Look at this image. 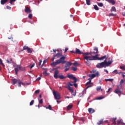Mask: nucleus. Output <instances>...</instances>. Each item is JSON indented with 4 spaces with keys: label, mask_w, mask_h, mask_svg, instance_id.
Instances as JSON below:
<instances>
[{
    "label": "nucleus",
    "mask_w": 125,
    "mask_h": 125,
    "mask_svg": "<svg viewBox=\"0 0 125 125\" xmlns=\"http://www.w3.org/2000/svg\"><path fill=\"white\" fill-rule=\"evenodd\" d=\"M91 73H96V70H92L91 71Z\"/></svg>",
    "instance_id": "13d9d810"
},
{
    "label": "nucleus",
    "mask_w": 125,
    "mask_h": 125,
    "mask_svg": "<svg viewBox=\"0 0 125 125\" xmlns=\"http://www.w3.org/2000/svg\"><path fill=\"white\" fill-rule=\"evenodd\" d=\"M85 63H86V64H87V65H88V62H86Z\"/></svg>",
    "instance_id": "774afa93"
},
{
    "label": "nucleus",
    "mask_w": 125,
    "mask_h": 125,
    "mask_svg": "<svg viewBox=\"0 0 125 125\" xmlns=\"http://www.w3.org/2000/svg\"><path fill=\"white\" fill-rule=\"evenodd\" d=\"M59 74V71L58 70H56L54 72V77L55 79H58V74Z\"/></svg>",
    "instance_id": "9b49d317"
},
{
    "label": "nucleus",
    "mask_w": 125,
    "mask_h": 125,
    "mask_svg": "<svg viewBox=\"0 0 125 125\" xmlns=\"http://www.w3.org/2000/svg\"><path fill=\"white\" fill-rule=\"evenodd\" d=\"M32 16H33V15H32V14H30L28 15V17H29V18H30V19H31Z\"/></svg>",
    "instance_id": "09e8293b"
},
{
    "label": "nucleus",
    "mask_w": 125,
    "mask_h": 125,
    "mask_svg": "<svg viewBox=\"0 0 125 125\" xmlns=\"http://www.w3.org/2000/svg\"><path fill=\"white\" fill-rule=\"evenodd\" d=\"M66 58V56H62L59 60H57L56 62H53L51 63L52 66H56L58 65V64H65L66 63V61H65V59Z\"/></svg>",
    "instance_id": "7ed1b4c3"
},
{
    "label": "nucleus",
    "mask_w": 125,
    "mask_h": 125,
    "mask_svg": "<svg viewBox=\"0 0 125 125\" xmlns=\"http://www.w3.org/2000/svg\"><path fill=\"white\" fill-rule=\"evenodd\" d=\"M118 125H125V124L123 122V120L122 119H119L117 121Z\"/></svg>",
    "instance_id": "f8f14e48"
},
{
    "label": "nucleus",
    "mask_w": 125,
    "mask_h": 125,
    "mask_svg": "<svg viewBox=\"0 0 125 125\" xmlns=\"http://www.w3.org/2000/svg\"><path fill=\"white\" fill-rule=\"evenodd\" d=\"M72 107H73V105L69 104V105L67 106V110H71Z\"/></svg>",
    "instance_id": "393cba45"
},
{
    "label": "nucleus",
    "mask_w": 125,
    "mask_h": 125,
    "mask_svg": "<svg viewBox=\"0 0 125 125\" xmlns=\"http://www.w3.org/2000/svg\"><path fill=\"white\" fill-rule=\"evenodd\" d=\"M111 89H112V88H109L107 92L108 93V92H110L111 90Z\"/></svg>",
    "instance_id": "6e6d98bb"
},
{
    "label": "nucleus",
    "mask_w": 125,
    "mask_h": 125,
    "mask_svg": "<svg viewBox=\"0 0 125 125\" xmlns=\"http://www.w3.org/2000/svg\"><path fill=\"white\" fill-rule=\"evenodd\" d=\"M34 100L31 101V102L30 103V105L32 106V105L34 104Z\"/></svg>",
    "instance_id": "a18cd8bd"
},
{
    "label": "nucleus",
    "mask_w": 125,
    "mask_h": 125,
    "mask_svg": "<svg viewBox=\"0 0 125 125\" xmlns=\"http://www.w3.org/2000/svg\"><path fill=\"white\" fill-rule=\"evenodd\" d=\"M67 89H68V90L71 92V94L73 96H76V93H74V88L73 87L70 86H67L65 87Z\"/></svg>",
    "instance_id": "0eeeda50"
},
{
    "label": "nucleus",
    "mask_w": 125,
    "mask_h": 125,
    "mask_svg": "<svg viewBox=\"0 0 125 125\" xmlns=\"http://www.w3.org/2000/svg\"><path fill=\"white\" fill-rule=\"evenodd\" d=\"M27 50L28 53H32V50L29 48H27Z\"/></svg>",
    "instance_id": "e433bc0d"
},
{
    "label": "nucleus",
    "mask_w": 125,
    "mask_h": 125,
    "mask_svg": "<svg viewBox=\"0 0 125 125\" xmlns=\"http://www.w3.org/2000/svg\"><path fill=\"white\" fill-rule=\"evenodd\" d=\"M53 50L54 52H56V51H57V50H56V49H53Z\"/></svg>",
    "instance_id": "0e129e2a"
},
{
    "label": "nucleus",
    "mask_w": 125,
    "mask_h": 125,
    "mask_svg": "<svg viewBox=\"0 0 125 125\" xmlns=\"http://www.w3.org/2000/svg\"><path fill=\"white\" fill-rule=\"evenodd\" d=\"M53 95L57 100H59L60 99V94L58 92H55V91L53 92Z\"/></svg>",
    "instance_id": "6e6552de"
},
{
    "label": "nucleus",
    "mask_w": 125,
    "mask_h": 125,
    "mask_svg": "<svg viewBox=\"0 0 125 125\" xmlns=\"http://www.w3.org/2000/svg\"><path fill=\"white\" fill-rule=\"evenodd\" d=\"M58 78L59 79H61V80H63V79H66V77H64L63 76V75H60L58 76Z\"/></svg>",
    "instance_id": "6ab92c4d"
},
{
    "label": "nucleus",
    "mask_w": 125,
    "mask_h": 125,
    "mask_svg": "<svg viewBox=\"0 0 125 125\" xmlns=\"http://www.w3.org/2000/svg\"><path fill=\"white\" fill-rule=\"evenodd\" d=\"M46 62H47V60H44L43 62V64H42V66H43V65H44V64H45V63H46Z\"/></svg>",
    "instance_id": "79ce46f5"
},
{
    "label": "nucleus",
    "mask_w": 125,
    "mask_h": 125,
    "mask_svg": "<svg viewBox=\"0 0 125 125\" xmlns=\"http://www.w3.org/2000/svg\"><path fill=\"white\" fill-rule=\"evenodd\" d=\"M116 15H117V14H114L113 13H111L109 14V16H116Z\"/></svg>",
    "instance_id": "37998d69"
},
{
    "label": "nucleus",
    "mask_w": 125,
    "mask_h": 125,
    "mask_svg": "<svg viewBox=\"0 0 125 125\" xmlns=\"http://www.w3.org/2000/svg\"><path fill=\"white\" fill-rule=\"evenodd\" d=\"M25 11L27 13H31V10L30 9V8H29V7H26L25 9Z\"/></svg>",
    "instance_id": "4468645a"
},
{
    "label": "nucleus",
    "mask_w": 125,
    "mask_h": 125,
    "mask_svg": "<svg viewBox=\"0 0 125 125\" xmlns=\"http://www.w3.org/2000/svg\"><path fill=\"white\" fill-rule=\"evenodd\" d=\"M73 65L74 66H78L79 65V62H75L74 63H72Z\"/></svg>",
    "instance_id": "f704fd0d"
},
{
    "label": "nucleus",
    "mask_w": 125,
    "mask_h": 125,
    "mask_svg": "<svg viewBox=\"0 0 125 125\" xmlns=\"http://www.w3.org/2000/svg\"><path fill=\"white\" fill-rule=\"evenodd\" d=\"M111 11H116V7L113 6V7L111 8Z\"/></svg>",
    "instance_id": "c9c22d12"
},
{
    "label": "nucleus",
    "mask_w": 125,
    "mask_h": 125,
    "mask_svg": "<svg viewBox=\"0 0 125 125\" xmlns=\"http://www.w3.org/2000/svg\"><path fill=\"white\" fill-rule=\"evenodd\" d=\"M43 103L42 99L39 100V104H42Z\"/></svg>",
    "instance_id": "4c0bfd02"
},
{
    "label": "nucleus",
    "mask_w": 125,
    "mask_h": 125,
    "mask_svg": "<svg viewBox=\"0 0 125 125\" xmlns=\"http://www.w3.org/2000/svg\"><path fill=\"white\" fill-rule=\"evenodd\" d=\"M73 85L75 86V87H78V84L74 82Z\"/></svg>",
    "instance_id": "de8ad7c7"
},
{
    "label": "nucleus",
    "mask_w": 125,
    "mask_h": 125,
    "mask_svg": "<svg viewBox=\"0 0 125 125\" xmlns=\"http://www.w3.org/2000/svg\"><path fill=\"white\" fill-rule=\"evenodd\" d=\"M61 56H62V53H58L56 55H54V57L52 59V61H54V59H55V58L57 57V58H60V57H61Z\"/></svg>",
    "instance_id": "9d476101"
},
{
    "label": "nucleus",
    "mask_w": 125,
    "mask_h": 125,
    "mask_svg": "<svg viewBox=\"0 0 125 125\" xmlns=\"http://www.w3.org/2000/svg\"><path fill=\"white\" fill-rule=\"evenodd\" d=\"M65 98H72V97H65Z\"/></svg>",
    "instance_id": "69168bd1"
},
{
    "label": "nucleus",
    "mask_w": 125,
    "mask_h": 125,
    "mask_svg": "<svg viewBox=\"0 0 125 125\" xmlns=\"http://www.w3.org/2000/svg\"><path fill=\"white\" fill-rule=\"evenodd\" d=\"M7 9H9V10L11 9V7L9 6H7Z\"/></svg>",
    "instance_id": "4d7b16f0"
},
{
    "label": "nucleus",
    "mask_w": 125,
    "mask_h": 125,
    "mask_svg": "<svg viewBox=\"0 0 125 125\" xmlns=\"http://www.w3.org/2000/svg\"><path fill=\"white\" fill-rule=\"evenodd\" d=\"M43 74L45 76H47V73H46V72H43Z\"/></svg>",
    "instance_id": "5fc2aeb1"
},
{
    "label": "nucleus",
    "mask_w": 125,
    "mask_h": 125,
    "mask_svg": "<svg viewBox=\"0 0 125 125\" xmlns=\"http://www.w3.org/2000/svg\"><path fill=\"white\" fill-rule=\"evenodd\" d=\"M107 1L110 2L113 5L115 4V1L114 0H107Z\"/></svg>",
    "instance_id": "4be33fe9"
},
{
    "label": "nucleus",
    "mask_w": 125,
    "mask_h": 125,
    "mask_svg": "<svg viewBox=\"0 0 125 125\" xmlns=\"http://www.w3.org/2000/svg\"><path fill=\"white\" fill-rule=\"evenodd\" d=\"M6 62H7L8 64H10V63H11V62H10V61H9L8 60H6Z\"/></svg>",
    "instance_id": "bf43d9fd"
},
{
    "label": "nucleus",
    "mask_w": 125,
    "mask_h": 125,
    "mask_svg": "<svg viewBox=\"0 0 125 125\" xmlns=\"http://www.w3.org/2000/svg\"><path fill=\"white\" fill-rule=\"evenodd\" d=\"M19 70H21V67H20V66H17V67H16L15 68L16 75H17V73H18V71H19Z\"/></svg>",
    "instance_id": "ddd939ff"
},
{
    "label": "nucleus",
    "mask_w": 125,
    "mask_h": 125,
    "mask_svg": "<svg viewBox=\"0 0 125 125\" xmlns=\"http://www.w3.org/2000/svg\"><path fill=\"white\" fill-rule=\"evenodd\" d=\"M113 74H115V73H116V74H118V70L115 69L114 71H113Z\"/></svg>",
    "instance_id": "c03bdc74"
},
{
    "label": "nucleus",
    "mask_w": 125,
    "mask_h": 125,
    "mask_svg": "<svg viewBox=\"0 0 125 125\" xmlns=\"http://www.w3.org/2000/svg\"><path fill=\"white\" fill-rule=\"evenodd\" d=\"M42 60H39V66H41V65L42 64Z\"/></svg>",
    "instance_id": "3c124183"
},
{
    "label": "nucleus",
    "mask_w": 125,
    "mask_h": 125,
    "mask_svg": "<svg viewBox=\"0 0 125 125\" xmlns=\"http://www.w3.org/2000/svg\"><path fill=\"white\" fill-rule=\"evenodd\" d=\"M94 50L96 51V52H91L90 53H83V58L86 61H92V60H104V59H106V56H104L101 58H98V48L94 47Z\"/></svg>",
    "instance_id": "f257e3e1"
},
{
    "label": "nucleus",
    "mask_w": 125,
    "mask_h": 125,
    "mask_svg": "<svg viewBox=\"0 0 125 125\" xmlns=\"http://www.w3.org/2000/svg\"><path fill=\"white\" fill-rule=\"evenodd\" d=\"M8 0H1V4H4L5 2H7Z\"/></svg>",
    "instance_id": "5701e85b"
},
{
    "label": "nucleus",
    "mask_w": 125,
    "mask_h": 125,
    "mask_svg": "<svg viewBox=\"0 0 125 125\" xmlns=\"http://www.w3.org/2000/svg\"><path fill=\"white\" fill-rule=\"evenodd\" d=\"M94 8L95 10H99V8L97 6V5H95L94 6Z\"/></svg>",
    "instance_id": "cd10ccee"
},
{
    "label": "nucleus",
    "mask_w": 125,
    "mask_h": 125,
    "mask_svg": "<svg viewBox=\"0 0 125 125\" xmlns=\"http://www.w3.org/2000/svg\"><path fill=\"white\" fill-rule=\"evenodd\" d=\"M116 120H117V118H112L111 119V122H112V124L116 125Z\"/></svg>",
    "instance_id": "412c9836"
},
{
    "label": "nucleus",
    "mask_w": 125,
    "mask_h": 125,
    "mask_svg": "<svg viewBox=\"0 0 125 125\" xmlns=\"http://www.w3.org/2000/svg\"><path fill=\"white\" fill-rule=\"evenodd\" d=\"M98 6H100V7H102L103 6V3L99 2L97 3Z\"/></svg>",
    "instance_id": "2f4dec72"
},
{
    "label": "nucleus",
    "mask_w": 125,
    "mask_h": 125,
    "mask_svg": "<svg viewBox=\"0 0 125 125\" xmlns=\"http://www.w3.org/2000/svg\"><path fill=\"white\" fill-rule=\"evenodd\" d=\"M46 109H49V110H52L51 105H49L48 107H46Z\"/></svg>",
    "instance_id": "473e14b6"
},
{
    "label": "nucleus",
    "mask_w": 125,
    "mask_h": 125,
    "mask_svg": "<svg viewBox=\"0 0 125 125\" xmlns=\"http://www.w3.org/2000/svg\"><path fill=\"white\" fill-rule=\"evenodd\" d=\"M71 65H72V63L68 62L66 63L65 67L70 68V67L71 66Z\"/></svg>",
    "instance_id": "f3484780"
},
{
    "label": "nucleus",
    "mask_w": 125,
    "mask_h": 125,
    "mask_svg": "<svg viewBox=\"0 0 125 125\" xmlns=\"http://www.w3.org/2000/svg\"><path fill=\"white\" fill-rule=\"evenodd\" d=\"M68 48H66L65 49V52H66V51H68Z\"/></svg>",
    "instance_id": "680f3d73"
},
{
    "label": "nucleus",
    "mask_w": 125,
    "mask_h": 125,
    "mask_svg": "<svg viewBox=\"0 0 125 125\" xmlns=\"http://www.w3.org/2000/svg\"><path fill=\"white\" fill-rule=\"evenodd\" d=\"M76 53H77L78 54H82V52L80 51V49L76 48Z\"/></svg>",
    "instance_id": "aec40b11"
},
{
    "label": "nucleus",
    "mask_w": 125,
    "mask_h": 125,
    "mask_svg": "<svg viewBox=\"0 0 125 125\" xmlns=\"http://www.w3.org/2000/svg\"><path fill=\"white\" fill-rule=\"evenodd\" d=\"M86 4L90 5V0H86Z\"/></svg>",
    "instance_id": "7c9ffc66"
},
{
    "label": "nucleus",
    "mask_w": 125,
    "mask_h": 125,
    "mask_svg": "<svg viewBox=\"0 0 125 125\" xmlns=\"http://www.w3.org/2000/svg\"><path fill=\"white\" fill-rule=\"evenodd\" d=\"M122 15L123 16H125V12L122 13Z\"/></svg>",
    "instance_id": "e2e57ef3"
},
{
    "label": "nucleus",
    "mask_w": 125,
    "mask_h": 125,
    "mask_svg": "<svg viewBox=\"0 0 125 125\" xmlns=\"http://www.w3.org/2000/svg\"><path fill=\"white\" fill-rule=\"evenodd\" d=\"M102 124H103V119H102L101 121L98 122V125H102Z\"/></svg>",
    "instance_id": "c85d7f7f"
},
{
    "label": "nucleus",
    "mask_w": 125,
    "mask_h": 125,
    "mask_svg": "<svg viewBox=\"0 0 125 125\" xmlns=\"http://www.w3.org/2000/svg\"><path fill=\"white\" fill-rule=\"evenodd\" d=\"M125 83V80L124 79L121 80L120 81V84L119 86H121V87H123V83Z\"/></svg>",
    "instance_id": "a211bd4d"
},
{
    "label": "nucleus",
    "mask_w": 125,
    "mask_h": 125,
    "mask_svg": "<svg viewBox=\"0 0 125 125\" xmlns=\"http://www.w3.org/2000/svg\"><path fill=\"white\" fill-rule=\"evenodd\" d=\"M104 72H106V74H108L109 73L108 72V70H107L106 69H104Z\"/></svg>",
    "instance_id": "052dcab7"
},
{
    "label": "nucleus",
    "mask_w": 125,
    "mask_h": 125,
    "mask_svg": "<svg viewBox=\"0 0 125 125\" xmlns=\"http://www.w3.org/2000/svg\"><path fill=\"white\" fill-rule=\"evenodd\" d=\"M67 78L73 80V81H74V83H77V79L76 77H74V75L72 74H68L67 75Z\"/></svg>",
    "instance_id": "1a4fd4ad"
},
{
    "label": "nucleus",
    "mask_w": 125,
    "mask_h": 125,
    "mask_svg": "<svg viewBox=\"0 0 125 125\" xmlns=\"http://www.w3.org/2000/svg\"><path fill=\"white\" fill-rule=\"evenodd\" d=\"M71 70H72V71H77V67H72L71 68Z\"/></svg>",
    "instance_id": "72a5a7b5"
},
{
    "label": "nucleus",
    "mask_w": 125,
    "mask_h": 125,
    "mask_svg": "<svg viewBox=\"0 0 125 125\" xmlns=\"http://www.w3.org/2000/svg\"><path fill=\"white\" fill-rule=\"evenodd\" d=\"M104 81L105 82H113V81H114V79H105Z\"/></svg>",
    "instance_id": "b1692460"
},
{
    "label": "nucleus",
    "mask_w": 125,
    "mask_h": 125,
    "mask_svg": "<svg viewBox=\"0 0 125 125\" xmlns=\"http://www.w3.org/2000/svg\"><path fill=\"white\" fill-rule=\"evenodd\" d=\"M40 93V90H37L35 92V94H39Z\"/></svg>",
    "instance_id": "58836bf2"
},
{
    "label": "nucleus",
    "mask_w": 125,
    "mask_h": 125,
    "mask_svg": "<svg viewBox=\"0 0 125 125\" xmlns=\"http://www.w3.org/2000/svg\"><path fill=\"white\" fill-rule=\"evenodd\" d=\"M34 66H35V63H33V64H32V65L30 66V69H32V68H34Z\"/></svg>",
    "instance_id": "864d4df0"
},
{
    "label": "nucleus",
    "mask_w": 125,
    "mask_h": 125,
    "mask_svg": "<svg viewBox=\"0 0 125 125\" xmlns=\"http://www.w3.org/2000/svg\"><path fill=\"white\" fill-rule=\"evenodd\" d=\"M86 89H87V88L86 89V88L84 89L83 91L82 94H84V93L86 92Z\"/></svg>",
    "instance_id": "a19ab883"
},
{
    "label": "nucleus",
    "mask_w": 125,
    "mask_h": 125,
    "mask_svg": "<svg viewBox=\"0 0 125 125\" xmlns=\"http://www.w3.org/2000/svg\"><path fill=\"white\" fill-rule=\"evenodd\" d=\"M88 112L90 114H92V113H94L95 111L92 108H90L88 109Z\"/></svg>",
    "instance_id": "2eb2a0df"
},
{
    "label": "nucleus",
    "mask_w": 125,
    "mask_h": 125,
    "mask_svg": "<svg viewBox=\"0 0 125 125\" xmlns=\"http://www.w3.org/2000/svg\"><path fill=\"white\" fill-rule=\"evenodd\" d=\"M101 90V91H103V89H101V86H98L97 87V91H99V90Z\"/></svg>",
    "instance_id": "a878e982"
},
{
    "label": "nucleus",
    "mask_w": 125,
    "mask_h": 125,
    "mask_svg": "<svg viewBox=\"0 0 125 125\" xmlns=\"http://www.w3.org/2000/svg\"><path fill=\"white\" fill-rule=\"evenodd\" d=\"M12 82L13 84H15V83H18V86H21V85H23V86H25V83L20 81V80L13 79Z\"/></svg>",
    "instance_id": "423d86ee"
},
{
    "label": "nucleus",
    "mask_w": 125,
    "mask_h": 125,
    "mask_svg": "<svg viewBox=\"0 0 125 125\" xmlns=\"http://www.w3.org/2000/svg\"><path fill=\"white\" fill-rule=\"evenodd\" d=\"M104 99V97L103 96H101V97H99L96 98V100H101V99Z\"/></svg>",
    "instance_id": "bb28decb"
},
{
    "label": "nucleus",
    "mask_w": 125,
    "mask_h": 125,
    "mask_svg": "<svg viewBox=\"0 0 125 125\" xmlns=\"http://www.w3.org/2000/svg\"><path fill=\"white\" fill-rule=\"evenodd\" d=\"M66 68L64 70V72H67V71H69L70 67H65Z\"/></svg>",
    "instance_id": "49530a36"
},
{
    "label": "nucleus",
    "mask_w": 125,
    "mask_h": 125,
    "mask_svg": "<svg viewBox=\"0 0 125 125\" xmlns=\"http://www.w3.org/2000/svg\"><path fill=\"white\" fill-rule=\"evenodd\" d=\"M114 93L118 94L119 96H121V94H123V87L122 86H117V88L115 90Z\"/></svg>",
    "instance_id": "39448f33"
},
{
    "label": "nucleus",
    "mask_w": 125,
    "mask_h": 125,
    "mask_svg": "<svg viewBox=\"0 0 125 125\" xmlns=\"http://www.w3.org/2000/svg\"><path fill=\"white\" fill-rule=\"evenodd\" d=\"M67 86H73L74 85V82H69L67 84Z\"/></svg>",
    "instance_id": "dca6fc26"
},
{
    "label": "nucleus",
    "mask_w": 125,
    "mask_h": 125,
    "mask_svg": "<svg viewBox=\"0 0 125 125\" xmlns=\"http://www.w3.org/2000/svg\"><path fill=\"white\" fill-rule=\"evenodd\" d=\"M98 76H99V72H98V71H97L95 74H92L88 75V77H89L90 78L88 79L89 82L86 83V86H87L86 89L89 88V87H91V86H93V83H91V80Z\"/></svg>",
    "instance_id": "f03ea898"
},
{
    "label": "nucleus",
    "mask_w": 125,
    "mask_h": 125,
    "mask_svg": "<svg viewBox=\"0 0 125 125\" xmlns=\"http://www.w3.org/2000/svg\"><path fill=\"white\" fill-rule=\"evenodd\" d=\"M39 98H40V99H41V98H42V94H40V96H39Z\"/></svg>",
    "instance_id": "338daca9"
},
{
    "label": "nucleus",
    "mask_w": 125,
    "mask_h": 125,
    "mask_svg": "<svg viewBox=\"0 0 125 125\" xmlns=\"http://www.w3.org/2000/svg\"><path fill=\"white\" fill-rule=\"evenodd\" d=\"M112 61H109L107 62L106 60H105L104 62L98 63V65H96L97 68H103V67H108L109 65H111L112 64Z\"/></svg>",
    "instance_id": "20e7f679"
},
{
    "label": "nucleus",
    "mask_w": 125,
    "mask_h": 125,
    "mask_svg": "<svg viewBox=\"0 0 125 125\" xmlns=\"http://www.w3.org/2000/svg\"><path fill=\"white\" fill-rule=\"evenodd\" d=\"M15 0H10V3L11 4H12L13 2L14 1H15Z\"/></svg>",
    "instance_id": "8fccbe9b"
},
{
    "label": "nucleus",
    "mask_w": 125,
    "mask_h": 125,
    "mask_svg": "<svg viewBox=\"0 0 125 125\" xmlns=\"http://www.w3.org/2000/svg\"><path fill=\"white\" fill-rule=\"evenodd\" d=\"M120 69H121V70H123V71H125V65L121 66Z\"/></svg>",
    "instance_id": "c756f323"
},
{
    "label": "nucleus",
    "mask_w": 125,
    "mask_h": 125,
    "mask_svg": "<svg viewBox=\"0 0 125 125\" xmlns=\"http://www.w3.org/2000/svg\"><path fill=\"white\" fill-rule=\"evenodd\" d=\"M42 77V74H40V77H38L37 79H36V81H41V79H42V78L41 77Z\"/></svg>",
    "instance_id": "ea45409f"
},
{
    "label": "nucleus",
    "mask_w": 125,
    "mask_h": 125,
    "mask_svg": "<svg viewBox=\"0 0 125 125\" xmlns=\"http://www.w3.org/2000/svg\"><path fill=\"white\" fill-rule=\"evenodd\" d=\"M28 48H29L28 47V46H24L23 47V50H26V49H28Z\"/></svg>",
    "instance_id": "603ef678"
}]
</instances>
